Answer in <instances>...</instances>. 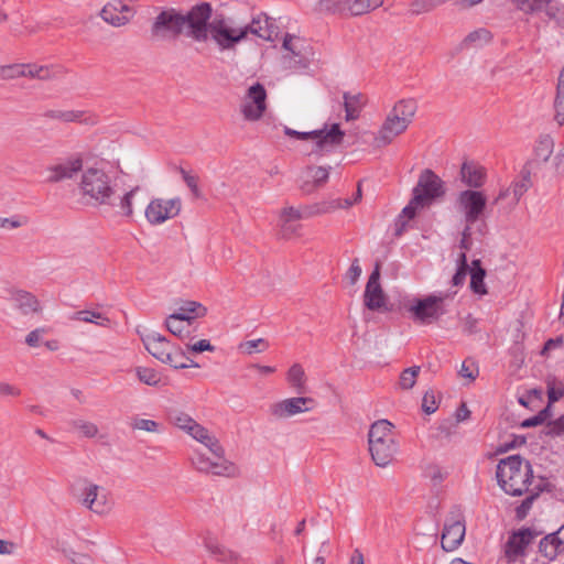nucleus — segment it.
I'll use <instances>...</instances> for the list:
<instances>
[{"instance_id":"nucleus-48","label":"nucleus","mask_w":564,"mask_h":564,"mask_svg":"<svg viewBox=\"0 0 564 564\" xmlns=\"http://www.w3.org/2000/svg\"><path fill=\"white\" fill-rule=\"evenodd\" d=\"M447 0H414L411 3V12L413 14H422L430 12L436 7L445 3Z\"/></svg>"},{"instance_id":"nucleus-42","label":"nucleus","mask_w":564,"mask_h":564,"mask_svg":"<svg viewBox=\"0 0 564 564\" xmlns=\"http://www.w3.org/2000/svg\"><path fill=\"white\" fill-rule=\"evenodd\" d=\"M531 187V176L529 171H522L521 177L511 184L513 204H517L520 198Z\"/></svg>"},{"instance_id":"nucleus-36","label":"nucleus","mask_w":564,"mask_h":564,"mask_svg":"<svg viewBox=\"0 0 564 564\" xmlns=\"http://www.w3.org/2000/svg\"><path fill=\"white\" fill-rule=\"evenodd\" d=\"M286 380L291 387H293L297 393L305 392L306 376L304 368L300 364H293L288 373Z\"/></svg>"},{"instance_id":"nucleus-54","label":"nucleus","mask_w":564,"mask_h":564,"mask_svg":"<svg viewBox=\"0 0 564 564\" xmlns=\"http://www.w3.org/2000/svg\"><path fill=\"white\" fill-rule=\"evenodd\" d=\"M65 123L69 122H83V123H94L95 121L91 118H87L85 116V111L82 110H64V121Z\"/></svg>"},{"instance_id":"nucleus-16","label":"nucleus","mask_w":564,"mask_h":564,"mask_svg":"<svg viewBox=\"0 0 564 564\" xmlns=\"http://www.w3.org/2000/svg\"><path fill=\"white\" fill-rule=\"evenodd\" d=\"M538 535L531 528L512 531L505 544L503 551L508 562H516L527 555V549Z\"/></svg>"},{"instance_id":"nucleus-49","label":"nucleus","mask_w":564,"mask_h":564,"mask_svg":"<svg viewBox=\"0 0 564 564\" xmlns=\"http://www.w3.org/2000/svg\"><path fill=\"white\" fill-rule=\"evenodd\" d=\"M197 310L205 311V308H203L199 303L187 302L183 306H181L172 315H176V316H180V317L183 315L184 316V322L191 324V322L195 318V315H193V314H195L197 312Z\"/></svg>"},{"instance_id":"nucleus-45","label":"nucleus","mask_w":564,"mask_h":564,"mask_svg":"<svg viewBox=\"0 0 564 564\" xmlns=\"http://www.w3.org/2000/svg\"><path fill=\"white\" fill-rule=\"evenodd\" d=\"M72 426L75 431H77L82 436L87 438H93L98 435L99 429L97 424L86 420H74L72 421Z\"/></svg>"},{"instance_id":"nucleus-38","label":"nucleus","mask_w":564,"mask_h":564,"mask_svg":"<svg viewBox=\"0 0 564 564\" xmlns=\"http://www.w3.org/2000/svg\"><path fill=\"white\" fill-rule=\"evenodd\" d=\"M167 420L171 424H173L174 426L178 427L180 430L184 431L187 434L192 430V426H194L196 423V421L191 415L176 409L169 411Z\"/></svg>"},{"instance_id":"nucleus-29","label":"nucleus","mask_w":564,"mask_h":564,"mask_svg":"<svg viewBox=\"0 0 564 564\" xmlns=\"http://www.w3.org/2000/svg\"><path fill=\"white\" fill-rule=\"evenodd\" d=\"M462 181L471 188L481 187L485 183V169L475 162H464L460 169Z\"/></svg>"},{"instance_id":"nucleus-26","label":"nucleus","mask_w":564,"mask_h":564,"mask_svg":"<svg viewBox=\"0 0 564 564\" xmlns=\"http://www.w3.org/2000/svg\"><path fill=\"white\" fill-rule=\"evenodd\" d=\"M393 424L388 420H378L371 424L368 432V444L387 443L395 441Z\"/></svg>"},{"instance_id":"nucleus-40","label":"nucleus","mask_w":564,"mask_h":564,"mask_svg":"<svg viewBox=\"0 0 564 564\" xmlns=\"http://www.w3.org/2000/svg\"><path fill=\"white\" fill-rule=\"evenodd\" d=\"M491 40V34L486 29L475 30L466 35L463 41V46L466 48L470 47H481L482 45L489 43Z\"/></svg>"},{"instance_id":"nucleus-64","label":"nucleus","mask_w":564,"mask_h":564,"mask_svg":"<svg viewBox=\"0 0 564 564\" xmlns=\"http://www.w3.org/2000/svg\"><path fill=\"white\" fill-rule=\"evenodd\" d=\"M478 321L471 314H468L462 321L463 332L467 335H471L478 332L477 329Z\"/></svg>"},{"instance_id":"nucleus-53","label":"nucleus","mask_w":564,"mask_h":564,"mask_svg":"<svg viewBox=\"0 0 564 564\" xmlns=\"http://www.w3.org/2000/svg\"><path fill=\"white\" fill-rule=\"evenodd\" d=\"M61 550L73 564H94L93 557L88 554L77 553L68 547H62Z\"/></svg>"},{"instance_id":"nucleus-60","label":"nucleus","mask_w":564,"mask_h":564,"mask_svg":"<svg viewBox=\"0 0 564 564\" xmlns=\"http://www.w3.org/2000/svg\"><path fill=\"white\" fill-rule=\"evenodd\" d=\"M438 408V403L433 391H427L422 400V409L425 413L432 414Z\"/></svg>"},{"instance_id":"nucleus-13","label":"nucleus","mask_w":564,"mask_h":564,"mask_svg":"<svg viewBox=\"0 0 564 564\" xmlns=\"http://www.w3.org/2000/svg\"><path fill=\"white\" fill-rule=\"evenodd\" d=\"M465 536V520L460 508L455 507L446 518L441 544L444 551L452 552L463 542Z\"/></svg>"},{"instance_id":"nucleus-41","label":"nucleus","mask_w":564,"mask_h":564,"mask_svg":"<svg viewBox=\"0 0 564 564\" xmlns=\"http://www.w3.org/2000/svg\"><path fill=\"white\" fill-rule=\"evenodd\" d=\"M511 3L525 14H533L544 10L552 0H510Z\"/></svg>"},{"instance_id":"nucleus-28","label":"nucleus","mask_w":564,"mask_h":564,"mask_svg":"<svg viewBox=\"0 0 564 564\" xmlns=\"http://www.w3.org/2000/svg\"><path fill=\"white\" fill-rule=\"evenodd\" d=\"M63 74L59 66L37 65L34 63L24 64L23 77L34 78L39 80H52Z\"/></svg>"},{"instance_id":"nucleus-15","label":"nucleus","mask_w":564,"mask_h":564,"mask_svg":"<svg viewBox=\"0 0 564 564\" xmlns=\"http://www.w3.org/2000/svg\"><path fill=\"white\" fill-rule=\"evenodd\" d=\"M267 109V91L262 84L256 83L247 90L241 104V113L248 121L259 120Z\"/></svg>"},{"instance_id":"nucleus-25","label":"nucleus","mask_w":564,"mask_h":564,"mask_svg":"<svg viewBox=\"0 0 564 564\" xmlns=\"http://www.w3.org/2000/svg\"><path fill=\"white\" fill-rule=\"evenodd\" d=\"M399 451L397 441L369 445V452L373 463L379 467H387L394 460Z\"/></svg>"},{"instance_id":"nucleus-30","label":"nucleus","mask_w":564,"mask_h":564,"mask_svg":"<svg viewBox=\"0 0 564 564\" xmlns=\"http://www.w3.org/2000/svg\"><path fill=\"white\" fill-rule=\"evenodd\" d=\"M77 502L97 514L109 512L115 502L109 496H76Z\"/></svg>"},{"instance_id":"nucleus-18","label":"nucleus","mask_w":564,"mask_h":564,"mask_svg":"<svg viewBox=\"0 0 564 564\" xmlns=\"http://www.w3.org/2000/svg\"><path fill=\"white\" fill-rule=\"evenodd\" d=\"M134 14L135 10L120 0L108 2L99 13L106 23L115 28L128 24Z\"/></svg>"},{"instance_id":"nucleus-22","label":"nucleus","mask_w":564,"mask_h":564,"mask_svg":"<svg viewBox=\"0 0 564 564\" xmlns=\"http://www.w3.org/2000/svg\"><path fill=\"white\" fill-rule=\"evenodd\" d=\"M379 279L380 271L379 264H377L368 279L364 294L365 305L370 311H379L386 305V296L379 283Z\"/></svg>"},{"instance_id":"nucleus-4","label":"nucleus","mask_w":564,"mask_h":564,"mask_svg":"<svg viewBox=\"0 0 564 564\" xmlns=\"http://www.w3.org/2000/svg\"><path fill=\"white\" fill-rule=\"evenodd\" d=\"M188 435L202 443L213 455V458H210L200 452H195L191 457V462L196 470L227 477L236 474V466L224 457L225 451L223 446L207 429L196 422L188 432Z\"/></svg>"},{"instance_id":"nucleus-34","label":"nucleus","mask_w":564,"mask_h":564,"mask_svg":"<svg viewBox=\"0 0 564 564\" xmlns=\"http://www.w3.org/2000/svg\"><path fill=\"white\" fill-rule=\"evenodd\" d=\"M553 108H554V119L556 120V122L558 124H563L564 123V65L558 75Z\"/></svg>"},{"instance_id":"nucleus-19","label":"nucleus","mask_w":564,"mask_h":564,"mask_svg":"<svg viewBox=\"0 0 564 564\" xmlns=\"http://www.w3.org/2000/svg\"><path fill=\"white\" fill-rule=\"evenodd\" d=\"M382 3L383 0H326L322 6L327 10L361 15L382 6Z\"/></svg>"},{"instance_id":"nucleus-17","label":"nucleus","mask_w":564,"mask_h":564,"mask_svg":"<svg viewBox=\"0 0 564 564\" xmlns=\"http://www.w3.org/2000/svg\"><path fill=\"white\" fill-rule=\"evenodd\" d=\"M316 402L313 398L295 397L282 400L270 406V413L276 419H285L314 409Z\"/></svg>"},{"instance_id":"nucleus-31","label":"nucleus","mask_w":564,"mask_h":564,"mask_svg":"<svg viewBox=\"0 0 564 564\" xmlns=\"http://www.w3.org/2000/svg\"><path fill=\"white\" fill-rule=\"evenodd\" d=\"M366 102H367L366 96L360 93L355 94V95L345 93L344 94V107H345V112H346V120L347 121L356 120L359 117L361 109L364 108Z\"/></svg>"},{"instance_id":"nucleus-33","label":"nucleus","mask_w":564,"mask_h":564,"mask_svg":"<svg viewBox=\"0 0 564 564\" xmlns=\"http://www.w3.org/2000/svg\"><path fill=\"white\" fill-rule=\"evenodd\" d=\"M72 321H78L84 323H93L100 327H109L110 319L101 312L93 310H82L73 313L70 316Z\"/></svg>"},{"instance_id":"nucleus-46","label":"nucleus","mask_w":564,"mask_h":564,"mask_svg":"<svg viewBox=\"0 0 564 564\" xmlns=\"http://www.w3.org/2000/svg\"><path fill=\"white\" fill-rule=\"evenodd\" d=\"M458 268L456 273L452 278V284L454 286H460L464 284L467 274L469 273V267L467 264V257L465 252L458 256Z\"/></svg>"},{"instance_id":"nucleus-24","label":"nucleus","mask_w":564,"mask_h":564,"mask_svg":"<svg viewBox=\"0 0 564 564\" xmlns=\"http://www.w3.org/2000/svg\"><path fill=\"white\" fill-rule=\"evenodd\" d=\"M205 547L208 553L220 563L245 564L243 557L238 552L226 547L214 539L205 540Z\"/></svg>"},{"instance_id":"nucleus-5","label":"nucleus","mask_w":564,"mask_h":564,"mask_svg":"<svg viewBox=\"0 0 564 564\" xmlns=\"http://www.w3.org/2000/svg\"><path fill=\"white\" fill-rule=\"evenodd\" d=\"M416 110L417 104L412 98L395 102L375 138L376 145L379 148L386 147L402 134L412 122Z\"/></svg>"},{"instance_id":"nucleus-7","label":"nucleus","mask_w":564,"mask_h":564,"mask_svg":"<svg viewBox=\"0 0 564 564\" xmlns=\"http://www.w3.org/2000/svg\"><path fill=\"white\" fill-rule=\"evenodd\" d=\"M141 340L145 349L158 360L170 365L175 369H185L189 367H199V365L188 358L185 351L171 344L163 335L156 332H148L141 335Z\"/></svg>"},{"instance_id":"nucleus-10","label":"nucleus","mask_w":564,"mask_h":564,"mask_svg":"<svg viewBox=\"0 0 564 564\" xmlns=\"http://www.w3.org/2000/svg\"><path fill=\"white\" fill-rule=\"evenodd\" d=\"M282 65L288 69H306L313 61L311 45L302 37L286 34L283 39Z\"/></svg>"},{"instance_id":"nucleus-32","label":"nucleus","mask_w":564,"mask_h":564,"mask_svg":"<svg viewBox=\"0 0 564 564\" xmlns=\"http://www.w3.org/2000/svg\"><path fill=\"white\" fill-rule=\"evenodd\" d=\"M470 274V289L474 293L485 295L487 294V289L484 282L486 276V271L481 267L480 260H474L471 262V267L469 269Z\"/></svg>"},{"instance_id":"nucleus-62","label":"nucleus","mask_w":564,"mask_h":564,"mask_svg":"<svg viewBox=\"0 0 564 564\" xmlns=\"http://www.w3.org/2000/svg\"><path fill=\"white\" fill-rule=\"evenodd\" d=\"M186 347H187V350L195 352V354L215 350V347L207 339H200L194 344H187Z\"/></svg>"},{"instance_id":"nucleus-3","label":"nucleus","mask_w":564,"mask_h":564,"mask_svg":"<svg viewBox=\"0 0 564 564\" xmlns=\"http://www.w3.org/2000/svg\"><path fill=\"white\" fill-rule=\"evenodd\" d=\"M275 33L274 21L265 14H258L250 23L240 26H236L232 19L223 15L213 19L212 41L221 52L235 50L249 34L264 41H273Z\"/></svg>"},{"instance_id":"nucleus-20","label":"nucleus","mask_w":564,"mask_h":564,"mask_svg":"<svg viewBox=\"0 0 564 564\" xmlns=\"http://www.w3.org/2000/svg\"><path fill=\"white\" fill-rule=\"evenodd\" d=\"M330 167L307 166L302 171L299 186L304 194H312L323 187L329 177Z\"/></svg>"},{"instance_id":"nucleus-51","label":"nucleus","mask_w":564,"mask_h":564,"mask_svg":"<svg viewBox=\"0 0 564 564\" xmlns=\"http://www.w3.org/2000/svg\"><path fill=\"white\" fill-rule=\"evenodd\" d=\"M534 494H543L544 491L551 492L552 491V484L544 478L534 479L532 471L529 476V481L527 484Z\"/></svg>"},{"instance_id":"nucleus-56","label":"nucleus","mask_w":564,"mask_h":564,"mask_svg":"<svg viewBox=\"0 0 564 564\" xmlns=\"http://www.w3.org/2000/svg\"><path fill=\"white\" fill-rule=\"evenodd\" d=\"M180 173L183 177V181L186 183V185L188 186V188L191 189L193 195L195 197H199L200 191L198 188V177L196 175L188 173L187 171H185L182 167L180 169Z\"/></svg>"},{"instance_id":"nucleus-57","label":"nucleus","mask_w":564,"mask_h":564,"mask_svg":"<svg viewBox=\"0 0 564 564\" xmlns=\"http://www.w3.org/2000/svg\"><path fill=\"white\" fill-rule=\"evenodd\" d=\"M549 416H551L550 405L540 411L536 415L527 419L522 422L523 427H533L542 424Z\"/></svg>"},{"instance_id":"nucleus-44","label":"nucleus","mask_w":564,"mask_h":564,"mask_svg":"<svg viewBox=\"0 0 564 564\" xmlns=\"http://www.w3.org/2000/svg\"><path fill=\"white\" fill-rule=\"evenodd\" d=\"M310 206L303 208V210L301 209H297L295 207H285L281 210V215H280V221L283 223V227L284 228H289V223H294L296 220H300L302 218H307L308 216H306V213H307V208Z\"/></svg>"},{"instance_id":"nucleus-27","label":"nucleus","mask_w":564,"mask_h":564,"mask_svg":"<svg viewBox=\"0 0 564 564\" xmlns=\"http://www.w3.org/2000/svg\"><path fill=\"white\" fill-rule=\"evenodd\" d=\"M11 301L13 306L23 315H31L41 310L39 300L32 293L23 290L13 291Z\"/></svg>"},{"instance_id":"nucleus-52","label":"nucleus","mask_w":564,"mask_h":564,"mask_svg":"<svg viewBox=\"0 0 564 564\" xmlns=\"http://www.w3.org/2000/svg\"><path fill=\"white\" fill-rule=\"evenodd\" d=\"M24 64H11L0 67V76L4 79H15L23 77Z\"/></svg>"},{"instance_id":"nucleus-58","label":"nucleus","mask_w":564,"mask_h":564,"mask_svg":"<svg viewBox=\"0 0 564 564\" xmlns=\"http://www.w3.org/2000/svg\"><path fill=\"white\" fill-rule=\"evenodd\" d=\"M536 497L538 496H528L521 502V505L516 508V519L518 521H522V520H524L528 517V514H529V512H530V510L532 508V503H533V501H534V499Z\"/></svg>"},{"instance_id":"nucleus-55","label":"nucleus","mask_w":564,"mask_h":564,"mask_svg":"<svg viewBox=\"0 0 564 564\" xmlns=\"http://www.w3.org/2000/svg\"><path fill=\"white\" fill-rule=\"evenodd\" d=\"M563 397H564V382H558V383L553 382V383L547 384V398H549L550 406L552 403L558 401Z\"/></svg>"},{"instance_id":"nucleus-8","label":"nucleus","mask_w":564,"mask_h":564,"mask_svg":"<svg viewBox=\"0 0 564 564\" xmlns=\"http://www.w3.org/2000/svg\"><path fill=\"white\" fill-rule=\"evenodd\" d=\"M284 133L291 138L300 140H312L314 142L312 154L326 155L338 148L345 137L338 123H333L329 129L313 130L310 132H300L285 127Z\"/></svg>"},{"instance_id":"nucleus-43","label":"nucleus","mask_w":564,"mask_h":564,"mask_svg":"<svg viewBox=\"0 0 564 564\" xmlns=\"http://www.w3.org/2000/svg\"><path fill=\"white\" fill-rule=\"evenodd\" d=\"M420 371L421 368L419 366H413L404 369L399 378V388L402 390L412 389L416 382Z\"/></svg>"},{"instance_id":"nucleus-9","label":"nucleus","mask_w":564,"mask_h":564,"mask_svg":"<svg viewBox=\"0 0 564 564\" xmlns=\"http://www.w3.org/2000/svg\"><path fill=\"white\" fill-rule=\"evenodd\" d=\"M451 299L448 293L429 294L422 299H413L404 304L413 321L421 324H432L446 313L445 301Z\"/></svg>"},{"instance_id":"nucleus-39","label":"nucleus","mask_w":564,"mask_h":564,"mask_svg":"<svg viewBox=\"0 0 564 564\" xmlns=\"http://www.w3.org/2000/svg\"><path fill=\"white\" fill-rule=\"evenodd\" d=\"M554 141L547 135H541L534 147L535 159L541 162H546L553 153Z\"/></svg>"},{"instance_id":"nucleus-37","label":"nucleus","mask_w":564,"mask_h":564,"mask_svg":"<svg viewBox=\"0 0 564 564\" xmlns=\"http://www.w3.org/2000/svg\"><path fill=\"white\" fill-rule=\"evenodd\" d=\"M189 325L191 324L184 322L183 315L181 317L176 315H169L165 319L167 330L181 339L189 336Z\"/></svg>"},{"instance_id":"nucleus-35","label":"nucleus","mask_w":564,"mask_h":564,"mask_svg":"<svg viewBox=\"0 0 564 564\" xmlns=\"http://www.w3.org/2000/svg\"><path fill=\"white\" fill-rule=\"evenodd\" d=\"M539 552L549 561H554L558 555L564 554V550L551 533L541 539Z\"/></svg>"},{"instance_id":"nucleus-12","label":"nucleus","mask_w":564,"mask_h":564,"mask_svg":"<svg viewBox=\"0 0 564 564\" xmlns=\"http://www.w3.org/2000/svg\"><path fill=\"white\" fill-rule=\"evenodd\" d=\"M487 198L480 191L465 189L456 198V209L464 216L466 225H474L484 214Z\"/></svg>"},{"instance_id":"nucleus-14","label":"nucleus","mask_w":564,"mask_h":564,"mask_svg":"<svg viewBox=\"0 0 564 564\" xmlns=\"http://www.w3.org/2000/svg\"><path fill=\"white\" fill-rule=\"evenodd\" d=\"M182 200L180 197L164 199L153 198L148 204L144 216L151 225H161L173 219L181 213Z\"/></svg>"},{"instance_id":"nucleus-6","label":"nucleus","mask_w":564,"mask_h":564,"mask_svg":"<svg viewBox=\"0 0 564 564\" xmlns=\"http://www.w3.org/2000/svg\"><path fill=\"white\" fill-rule=\"evenodd\" d=\"M519 455H512L501 459L497 466V480L505 494H533L527 486L531 467L529 463L524 466Z\"/></svg>"},{"instance_id":"nucleus-23","label":"nucleus","mask_w":564,"mask_h":564,"mask_svg":"<svg viewBox=\"0 0 564 564\" xmlns=\"http://www.w3.org/2000/svg\"><path fill=\"white\" fill-rule=\"evenodd\" d=\"M83 158L80 155H73L65 161L50 167L48 181L57 183L64 180H72L78 172H83Z\"/></svg>"},{"instance_id":"nucleus-61","label":"nucleus","mask_w":564,"mask_h":564,"mask_svg":"<svg viewBox=\"0 0 564 564\" xmlns=\"http://www.w3.org/2000/svg\"><path fill=\"white\" fill-rule=\"evenodd\" d=\"M132 427L135 430L155 433L159 430V424L153 420L137 419L133 421Z\"/></svg>"},{"instance_id":"nucleus-63","label":"nucleus","mask_w":564,"mask_h":564,"mask_svg":"<svg viewBox=\"0 0 564 564\" xmlns=\"http://www.w3.org/2000/svg\"><path fill=\"white\" fill-rule=\"evenodd\" d=\"M361 275V267L359 264V260L355 259L348 271L346 272V279L349 281L351 285H354Z\"/></svg>"},{"instance_id":"nucleus-1","label":"nucleus","mask_w":564,"mask_h":564,"mask_svg":"<svg viewBox=\"0 0 564 564\" xmlns=\"http://www.w3.org/2000/svg\"><path fill=\"white\" fill-rule=\"evenodd\" d=\"M213 8L208 2L193 6L186 13L174 8L163 9L150 29L154 41H176L181 35L197 43L212 41Z\"/></svg>"},{"instance_id":"nucleus-21","label":"nucleus","mask_w":564,"mask_h":564,"mask_svg":"<svg viewBox=\"0 0 564 564\" xmlns=\"http://www.w3.org/2000/svg\"><path fill=\"white\" fill-rule=\"evenodd\" d=\"M362 197L361 186L358 184L356 194L351 198H330L313 206H310L306 210V216H316L322 214H330L337 209H348Z\"/></svg>"},{"instance_id":"nucleus-11","label":"nucleus","mask_w":564,"mask_h":564,"mask_svg":"<svg viewBox=\"0 0 564 564\" xmlns=\"http://www.w3.org/2000/svg\"><path fill=\"white\" fill-rule=\"evenodd\" d=\"M444 195L445 186L441 177L430 169L423 170L413 188L414 203L422 202L424 205L429 206L435 199Z\"/></svg>"},{"instance_id":"nucleus-59","label":"nucleus","mask_w":564,"mask_h":564,"mask_svg":"<svg viewBox=\"0 0 564 564\" xmlns=\"http://www.w3.org/2000/svg\"><path fill=\"white\" fill-rule=\"evenodd\" d=\"M545 434L552 437L564 434V414L546 425Z\"/></svg>"},{"instance_id":"nucleus-50","label":"nucleus","mask_w":564,"mask_h":564,"mask_svg":"<svg viewBox=\"0 0 564 564\" xmlns=\"http://www.w3.org/2000/svg\"><path fill=\"white\" fill-rule=\"evenodd\" d=\"M267 348H268V344L262 338L247 340L239 345V349L243 354H247V355H252L256 351L261 352V351L265 350Z\"/></svg>"},{"instance_id":"nucleus-47","label":"nucleus","mask_w":564,"mask_h":564,"mask_svg":"<svg viewBox=\"0 0 564 564\" xmlns=\"http://www.w3.org/2000/svg\"><path fill=\"white\" fill-rule=\"evenodd\" d=\"M135 373L138 379L148 386L155 387L161 381L160 375L152 368L138 367Z\"/></svg>"},{"instance_id":"nucleus-2","label":"nucleus","mask_w":564,"mask_h":564,"mask_svg":"<svg viewBox=\"0 0 564 564\" xmlns=\"http://www.w3.org/2000/svg\"><path fill=\"white\" fill-rule=\"evenodd\" d=\"M78 189L88 202L95 205L110 206L119 215L131 218L133 216V198L140 191V186H134L123 195L117 196L110 175L101 167L90 166L83 170Z\"/></svg>"}]
</instances>
